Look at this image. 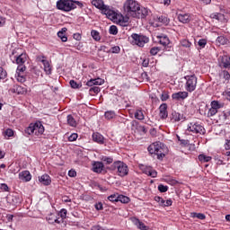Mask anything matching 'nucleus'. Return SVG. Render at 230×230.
I'll return each instance as SVG.
<instances>
[{
    "label": "nucleus",
    "instance_id": "obj_1",
    "mask_svg": "<svg viewBox=\"0 0 230 230\" xmlns=\"http://www.w3.org/2000/svg\"><path fill=\"white\" fill-rule=\"evenodd\" d=\"M124 11L136 19H145L148 15V9L135 0H127L124 3Z\"/></svg>",
    "mask_w": 230,
    "mask_h": 230
},
{
    "label": "nucleus",
    "instance_id": "obj_2",
    "mask_svg": "<svg viewBox=\"0 0 230 230\" xmlns=\"http://www.w3.org/2000/svg\"><path fill=\"white\" fill-rule=\"evenodd\" d=\"M76 6L84 8V4L74 0H58L56 4L57 9L61 10V12H72V10L76 9Z\"/></svg>",
    "mask_w": 230,
    "mask_h": 230
},
{
    "label": "nucleus",
    "instance_id": "obj_3",
    "mask_svg": "<svg viewBox=\"0 0 230 230\" xmlns=\"http://www.w3.org/2000/svg\"><path fill=\"white\" fill-rule=\"evenodd\" d=\"M147 150L149 154L157 155V159H163L164 155H166V152L168 149L166 148V146L161 142H155L151 144Z\"/></svg>",
    "mask_w": 230,
    "mask_h": 230
},
{
    "label": "nucleus",
    "instance_id": "obj_4",
    "mask_svg": "<svg viewBox=\"0 0 230 230\" xmlns=\"http://www.w3.org/2000/svg\"><path fill=\"white\" fill-rule=\"evenodd\" d=\"M92 4L101 10L102 13L106 15L108 19H114L116 17V13L109 5H105L103 0H93Z\"/></svg>",
    "mask_w": 230,
    "mask_h": 230
},
{
    "label": "nucleus",
    "instance_id": "obj_5",
    "mask_svg": "<svg viewBox=\"0 0 230 230\" xmlns=\"http://www.w3.org/2000/svg\"><path fill=\"white\" fill-rule=\"evenodd\" d=\"M111 170H117V175L119 177H127L128 175V166L121 161L114 162L111 166Z\"/></svg>",
    "mask_w": 230,
    "mask_h": 230
},
{
    "label": "nucleus",
    "instance_id": "obj_6",
    "mask_svg": "<svg viewBox=\"0 0 230 230\" xmlns=\"http://www.w3.org/2000/svg\"><path fill=\"white\" fill-rule=\"evenodd\" d=\"M25 134H27V136H31V134H35V136H42V134H44V126L40 122L31 123L25 129Z\"/></svg>",
    "mask_w": 230,
    "mask_h": 230
},
{
    "label": "nucleus",
    "instance_id": "obj_7",
    "mask_svg": "<svg viewBox=\"0 0 230 230\" xmlns=\"http://www.w3.org/2000/svg\"><path fill=\"white\" fill-rule=\"evenodd\" d=\"M184 79L186 80L185 89L188 93H193L197 89V76L195 75H185Z\"/></svg>",
    "mask_w": 230,
    "mask_h": 230
},
{
    "label": "nucleus",
    "instance_id": "obj_8",
    "mask_svg": "<svg viewBox=\"0 0 230 230\" xmlns=\"http://www.w3.org/2000/svg\"><path fill=\"white\" fill-rule=\"evenodd\" d=\"M187 132H191L192 134H200L204 136L206 134V128L200 125L199 122H190L187 126Z\"/></svg>",
    "mask_w": 230,
    "mask_h": 230
},
{
    "label": "nucleus",
    "instance_id": "obj_9",
    "mask_svg": "<svg viewBox=\"0 0 230 230\" xmlns=\"http://www.w3.org/2000/svg\"><path fill=\"white\" fill-rule=\"evenodd\" d=\"M131 39L133 40L132 43L136 44L139 48H143V46H145L146 44H148V42L150 40L148 39V37H146L145 35H139L137 33H133L131 35Z\"/></svg>",
    "mask_w": 230,
    "mask_h": 230
},
{
    "label": "nucleus",
    "instance_id": "obj_10",
    "mask_svg": "<svg viewBox=\"0 0 230 230\" xmlns=\"http://www.w3.org/2000/svg\"><path fill=\"white\" fill-rule=\"evenodd\" d=\"M38 60L43 64L45 73L51 75V64H49V61L46 60L44 56L39 57Z\"/></svg>",
    "mask_w": 230,
    "mask_h": 230
},
{
    "label": "nucleus",
    "instance_id": "obj_11",
    "mask_svg": "<svg viewBox=\"0 0 230 230\" xmlns=\"http://www.w3.org/2000/svg\"><path fill=\"white\" fill-rule=\"evenodd\" d=\"M172 123H178L179 121H184V115L177 111H172L170 116Z\"/></svg>",
    "mask_w": 230,
    "mask_h": 230
},
{
    "label": "nucleus",
    "instance_id": "obj_12",
    "mask_svg": "<svg viewBox=\"0 0 230 230\" xmlns=\"http://www.w3.org/2000/svg\"><path fill=\"white\" fill-rule=\"evenodd\" d=\"M159 117L161 119H166V118H168V104L163 103L160 105Z\"/></svg>",
    "mask_w": 230,
    "mask_h": 230
},
{
    "label": "nucleus",
    "instance_id": "obj_13",
    "mask_svg": "<svg viewBox=\"0 0 230 230\" xmlns=\"http://www.w3.org/2000/svg\"><path fill=\"white\" fill-rule=\"evenodd\" d=\"M143 173L148 175L149 177H157V172L154 170L151 166H145L141 167Z\"/></svg>",
    "mask_w": 230,
    "mask_h": 230
},
{
    "label": "nucleus",
    "instance_id": "obj_14",
    "mask_svg": "<svg viewBox=\"0 0 230 230\" xmlns=\"http://www.w3.org/2000/svg\"><path fill=\"white\" fill-rule=\"evenodd\" d=\"M178 21L182 24H188L191 22V14L190 13H179Z\"/></svg>",
    "mask_w": 230,
    "mask_h": 230
},
{
    "label": "nucleus",
    "instance_id": "obj_15",
    "mask_svg": "<svg viewBox=\"0 0 230 230\" xmlns=\"http://www.w3.org/2000/svg\"><path fill=\"white\" fill-rule=\"evenodd\" d=\"M188 92H178L172 94V100H176L177 102L181 100H186L188 98Z\"/></svg>",
    "mask_w": 230,
    "mask_h": 230
},
{
    "label": "nucleus",
    "instance_id": "obj_16",
    "mask_svg": "<svg viewBox=\"0 0 230 230\" xmlns=\"http://www.w3.org/2000/svg\"><path fill=\"white\" fill-rule=\"evenodd\" d=\"M92 137L94 143H98V145H105V137H102V135L100 134L99 132L93 133Z\"/></svg>",
    "mask_w": 230,
    "mask_h": 230
},
{
    "label": "nucleus",
    "instance_id": "obj_17",
    "mask_svg": "<svg viewBox=\"0 0 230 230\" xmlns=\"http://www.w3.org/2000/svg\"><path fill=\"white\" fill-rule=\"evenodd\" d=\"M19 179L23 182H30L31 181V173L29 171H22L19 173Z\"/></svg>",
    "mask_w": 230,
    "mask_h": 230
},
{
    "label": "nucleus",
    "instance_id": "obj_18",
    "mask_svg": "<svg viewBox=\"0 0 230 230\" xmlns=\"http://www.w3.org/2000/svg\"><path fill=\"white\" fill-rule=\"evenodd\" d=\"M47 222L49 224H60V217L57 214L50 213L46 217Z\"/></svg>",
    "mask_w": 230,
    "mask_h": 230
},
{
    "label": "nucleus",
    "instance_id": "obj_19",
    "mask_svg": "<svg viewBox=\"0 0 230 230\" xmlns=\"http://www.w3.org/2000/svg\"><path fill=\"white\" fill-rule=\"evenodd\" d=\"M132 223L134 224V226H137V229H140V230H148L149 227L146 226L145 225V223L141 222V220H139L138 218L137 217H133L131 219Z\"/></svg>",
    "mask_w": 230,
    "mask_h": 230
},
{
    "label": "nucleus",
    "instance_id": "obj_20",
    "mask_svg": "<svg viewBox=\"0 0 230 230\" xmlns=\"http://www.w3.org/2000/svg\"><path fill=\"white\" fill-rule=\"evenodd\" d=\"M7 201L9 204H12L13 206H17V204H21V198H19V195H9L7 197Z\"/></svg>",
    "mask_w": 230,
    "mask_h": 230
},
{
    "label": "nucleus",
    "instance_id": "obj_21",
    "mask_svg": "<svg viewBox=\"0 0 230 230\" xmlns=\"http://www.w3.org/2000/svg\"><path fill=\"white\" fill-rule=\"evenodd\" d=\"M156 39L159 44H161L162 46H168V44H170V39H168V36L164 34L157 35Z\"/></svg>",
    "mask_w": 230,
    "mask_h": 230
},
{
    "label": "nucleus",
    "instance_id": "obj_22",
    "mask_svg": "<svg viewBox=\"0 0 230 230\" xmlns=\"http://www.w3.org/2000/svg\"><path fill=\"white\" fill-rule=\"evenodd\" d=\"M103 168H105V166L102 162H94L93 164V171L95 173H102V172H103Z\"/></svg>",
    "mask_w": 230,
    "mask_h": 230
},
{
    "label": "nucleus",
    "instance_id": "obj_23",
    "mask_svg": "<svg viewBox=\"0 0 230 230\" xmlns=\"http://www.w3.org/2000/svg\"><path fill=\"white\" fill-rule=\"evenodd\" d=\"M39 181L44 186H49L51 184V177L48 174H43L39 177Z\"/></svg>",
    "mask_w": 230,
    "mask_h": 230
},
{
    "label": "nucleus",
    "instance_id": "obj_24",
    "mask_svg": "<svg viewBox=\"0 0 230 230\" xmlns=\"http://www.w3.org/2000/svg\"><path fill=\"white\" fill-rule=\"evenodd\" d=\"M10 92L16 94H24V93H26V89L22 88L21 85L15 84L10 89Z\"/></svg>",
    "mask_w": 230,
    "mask_h": 230
},
{
    "label": "nucleus",
    "instance_id": "obj_25",
    "mask_svg": "<svg viewBox=\"0 0 230 230\" xmlns=\"http://www.w3.org/2000/svg\"><path fill=\"white\" fill-rule=\"evenodd\" d=\"M221 64L225 69H230V57L227 55H224L221 58Z\"/></svg>",
    "mask_w": 230,
    "mask_h": 230
},
{
    "label": "nucleus",
    "instance_id": "obj_26",
    "mask_svg": "<svg viewBox=\"0 0 230 230\" xmlns=\"http://www.w3.org/2000/svg\"><path fill=\"white\" fill-rule=\"evenodd\" d=\"M132 127H135V128L137 130V132H143L144 134H146V128L145 126H142L141 124H139V122L133 120Z\"/></svg>",
    "mask_w": 230,
    "mask_h": 230
},
{
    "label": "nucleus",
    "instance_id": "obj_27",
    "mask_svg": "<svg viewBox=\"0 0 230 230\" xmlns=\"http://www.w3.org/2000/svg\"><path fill=\"white\" fill-rule=\"evenodd\" d=\"M66 31H67V29L63 28L58 32V37L61 39L62 42H67V36H66Z\"/></svg>",
    "mask_w": 230,
    "mask_h": 230
},
{
    "label": "nucleus",
    "instance_id": "obj_28",
    "mask_svg": "<svg viewBox=\"0 0 230 230\" xmlns=\"http://www.w3.org/2000/svg\"><path fill=\"white\" fill-rule=\"evenodd\" d=\"M26 63V54H21L19 57L16 58V64L18 66H24Z\"/></svg>",
    "mask_w": 230,
    "mask_h": 230
},
{
    "label": "nucleus",
    "instance_id": "obj_29",
    "mask_svg": "<svg viewBox=\"0 0 230 230\" xmlns=\"http://www.w3.org/2000/svg\"><path fill=\"white\" fill-rule=\"evenodd\" d=\"M213 157L201 154L198 156L199 163H209Z\"/></svg>",
    "mask_w": 230,
    "mask_h": 230
},
{
    "label": "nucleus",
    "instance_id": "obj_30",
    "mask_svg": "<svg viewBox=\"0 0 230 230\" xmlns=\"http://www.w3.org/2000/svg\"><path fill=\"white\" fill-rule=\"evenodd\" d=\"M135 118L136 119H138L140 121H143V119H145V113H143L142 109H138L135 111Z\"/></svg>",
    "mask_w": 230,
    "mask_h": 230
},
{
    "label": "nucleus",
    "instance_id": "obj_31",
    "mask_svg": "<svg viewBox=\"0 0 230 230\" xmlns=\"http://www.w3.org/2000/svg\"><path fill=\"white\" fill-rule=\"evenodd\" d=\"M91 35L93 40H95L96 42H100V40H102V37L100 36V32L98 31L92 30Z\"/></svg>",
    "mask_w": 230,
    "mask_h": 230
},
{
    "label": "nucleus",
    "instance_id": "obj_32",
    "mask_svg": "<svg viewBox=\"0 0 230 230\" xmlns=\"http://www.w3.org/2000/svg\"><path fill=\"white\" fill-rule=\"evenodd\" d=\"M67 119V123L70 127H76L77 123L76 120L75 119V118L73 117V115H68L66 117Z\"/></svg>",
    "mask_w": 230,
    "mask_h": 230
},
{
    "label": "nucleus",
    "instance_id": "obj_33",
    "mask_svg": "<svg viewBox=\"0 0 230 230\" xmlns=\"http://www.w3.org/2000/svg\"><path fill=\"white\" fill-rule=\"evenodd\" d=\"M190 217L192 218H199V220H205L206 219V215H204L202 213L193 212V213L190 214Z\"/></svg>",
    "mask_w": 230,
    "mask_h": 230
},
{
    "label": "nucleus",
    "instance_id": "obj_34",
    "mask_svg": "<svg viewBox=\"0 0 230 230\" xmlns=\"http://www.w3.org/2000/svg\"><path fill=\"white\" fill-rule=\"evenodd\" d=\"M69 84H70V87H72V89H81V87H82V83H77L75 80H70Z\"/></svg>",
    "mask_w": 230,
    "mask_h": 230
},
{
    "label": "nucleus",
    "instance_id": "obj_35",
    "mask_svg": "<svg viewBox=\"0 0 230 230\" xmlns=\"http://www.w3.org/2000/svg\"><path fill=\"white\" fill-rule=\"evenodd\" d=\"M101 89L98 86H93L92 88H90L89 90V95L90 96H95V94H98V93H100Z\"/></svg>",
    "mask_w": 230,
    "mask_h": 230
},
{
    "label": "nucleus",
    "instance_id": "obj_36",
    "mask_svg": "<svg viewBox=\"0 0 230 230\" xmlns=\"http://www.w3.org/2000/svg\"><path fill=\"white\" fill-rule=\"evenodd\" d=\"M119 202H121L122 204H128V202H130V198L119 194Z\"/></svg>",
    "mask_w": 230,
    "mask_h": 230
},
{
    "label": "nucleus",
    "instance_id": "obj_37",
    "mask_svg": "<svg viewBox=\"0 0 230 230\" xmlns=\"http://www.w3.org/2000/svg\"><path fill=\"white\" fill-rule=\"evenodd\" d=\"M210 107H212L216 111H218L219 109H222V104H220L218 101H212L210 103Z\"/></svg>",
    "mask_w": 230,
    "mask_h": 230
},
{
    "label": "nucleus",
    "instance_id": "obj_38",
    "mask_svg": "<svg viewBox=\"0 0 230 230\" xmlns=\"http://www.w3.org/2000/svg\"><path fill=\"white\" fill-rule=\"evenodd\" d=\"M16 80H17V82H20L21 84H24V82H26V75H24V74H17L16 73Z\"/></svg>",
    "mask_w": 230,
    "mask_h": 230
},
{
    "label": "nucleus",
    "instance_id": "obj_39",
    "mask_svg": "<svg viewBox=\"0 0 230 230\" xmlns=\"http://www.w3.org/2000/svg\"><path fill=\"white\" fill-rule=\"evenodd\" d=\"M104 116L106 119H113V118H116V113L112 111H106Z\"/></svg>",
    "mask_w": 230,
    "mask_h": 230
},
{
    "label": "nucleus",
    "instance_id": "obj_40",
    "mask_svg": "<svg viewBox=\"0 0 230 230\" xmlns=\"http://www.w3.org/2000/svg\"><path fill=\"white\" fill-rule=\"evenodd\" d=\"M158 22H161V24H168L170 22V20H168V17L162 15L157 18Z\"/></svg>",
    "mask_w": 230,
    "mask_h": 230
},
{
    "label": "nucleus",
    "instance_id": "obj_41",
    "mask_svg": "<svg viewBox=\"0 0 230 230\" xmlns=\"http://www.w3.org/2000/svg\"><path fill=\"white\" fill-rule=\"evenodd\" d=\"M217 44H221L222 46L227 44V39L224 36H218L217 39Z\"/></svg>",
    "mask_w": 230,
    "mask_h": 230
},
{
    "label": "nucleus",
    "instance_id": "obj_42",
    "mask_svg": "<svg viewBox=\"0 0 230 230\" xmlns=\"http://www.w3.org/2000/svg\"><path fill=\"white\" fill-rule=\"evenodd\" d=\"M217 112H218L217 110H215V108L210 107V109L207 113V116L208 118H213V116H216Z\"/></svg>",
    "mask_w": 230,
    "mask_h": 230
},
{
    "label": "nucleus",
    "instance_id": "obj_43",
    "mask_svg": "<svg viewBox=\"0 0 230 230\" xmlns=\"http://www.w3.org/2000/svg\"><path fill=\"white\" fill-rule=\"evenodd\" d=\"M119 194H111V196L108 197V200H110V202H119Z\"/></svg>",
    "mask_w": 230,
    "mask_h": 230
},
{
    "label": "nucleus",
    "instance_id": "obj_44",
    "mask_svg": "<svg viewBox=\"0 0 230 230\" xmlns=\"http://www.w3.org/2000/svg\"><path fill=\"white\" fill-rule=\"evenodd\" d=\"M24 71H26V66H24V65H18V67L16 69V74L24 75Z\"/></svg>",
    "mask_w": 230,
    "mask_h": 230
},
{
    "label": "nucleus",
    "instance_id": "obj_45",
    "mask_svg": "<svg viewBox=\"0 0 230 230\" xmlns=\"http://www.w3.org/2000/svg\"><path fill=\"white\" fill-rule=\"evenodd\" d=\"M6 76H8V73H6V70H4V68L0 66V80H4Z\"/></svg>",
    "mask_w": 230,
    "mask_h": 230
},
{
    "label": "nucleus",
    "instance_id": "obj_46",
    "mask_svg": "<svg viewBox=\"0 0 230 230\" xmlns=\"http://www.w3.org/2000/svg\"><path fill=\"white\" fill-rule=\"evenodd\" d=\"M110 35H118V27L116 25H111L110 27Z\"/></svg>",
    "mask_w": 230,
    "mask_h": 230
},
{
    "label": "nucleus",
    "instance_id": "obj_47",
    "mask_svg": "<svg viewBox=\"0 0 230 230\" xmlns=\"http://www.w3.org/2000/svg\"><path fill=\"white\" fill-rule=\"evenodd\" d=\"M161 51V48L159 47H153L151 49H150V55H152L153 57H155V55H157V53Z\"/></svg>",
    "mask_w": 230,
    "mask_h": 230
},
{
    "label": "nucleus",
    "instance_id": "obj_48",
    "mask_svg": "<svg viewBox=\"0 0 230 230\" xmlns=\"http://www.w3.org/2000/svg\"><path fill=\"white\" fill-rule=\"evenodd\" d=\"M181 46H182V48H191V42L188 40H182L181 41Z\"/></svg>",
    "mask_w": 230,
    "mask_h": 230
},
{
    "label": "nucleus",
    "instance_id": "obj_49",
    "mask_svg": "<svg viewBox=\"0 0 230 230\" xmlns=\"http://www.w3.org/2000/svg\"><path fill=\"white\" fill-rule=\"evenodd\" d=\"M155 202H158L159 206H161L162 208H164V200L163 198L159 197V196H155Z\"/></svg>",
    "mask_w": 230,
    "mask_h": 230
},
{
    "label": "nucleus",
    "instance_id": "obj_50",
    "mask_svg": "<svg viewBox=\"0 0 230 230\" xmlns=\"http://www.w3.org/2000/svg\"><path fill=\"white\" fill-rule=\"evenodd\" d=\"M102 161H103V163H106V164H112L113 159L109 156H102Z\"/></svg>",
    "mask_w": 230,
    "mask_h": 230
},
{
    "label": "nucleus",
    "instance_id": "obj_51",
    "mask_svg": "<svg viewBox=\"0 0 230 230\" xmlns=\"http://www.w3.org/2000/svg\"><path fill=\"white\" fill-rule=\"evenodd\" d=\"M158 191H160V193H166V191H168V186H164L163 184H160L158 186Z\"/></svg>",
    "mask_w": 230,
    "mask_h": 230
},
{
    "label": "nucleus",
    "instance_id": "obj_52",
    "mask_svg": "<svg viewBox=\"0 0 230 230\" xmlns=\"http://www.w3.org/2000/svg\"><path fill=\"white\" fill-rule=\"evenodd\" d=\"M160 98L162 102H166V100H169L170 95L168 94V92H163Z\"/></svg>",
    "mask_w": 230,
    "mask_h": 230
},
{
    "label": "nucleus",
    "instance_id": "obj_53",
    "mask_svg": "<svg viewBox=\"0 0 230 230\" xmlns=\"http://www.w3.org/2000/svg\"><path fill=\"white\" fill-rule=\"evenodd\" d=\"M104 81L102 78L93 79V85H103Z\"/></svg>",
    "mask_w": 230,
    "mask_h": 230
},
{
    "label": "nucleus",
    "instance_id": "obj_54",
    "mask_svg": "<svg viewBox=\"0 0 230 230\" xmlns=\"http://www.w3.org/2000/svg\"><path fill=\"white\" fill-rule=\"evenodd\" d=\"M206 44H208V40L206 39H201L198 41V45L200 48H206Z\"/></svg>",
    "mask_w": 230,
    "mask_h": 230
},
{
    "label": "nucleus",
    "instance_id": "obj_55",
    "mask_svg": "<svg viewBox=\"0 0 230 230\" xmlns=\"http://www.w3.org/2000/svg\"><path fill=\"white\" fill-rule=\"evenodd\" d=\"M59 215H60L62 220H64V218H66V217H67V209L62 208L59 212Z\"/></svg>",
    "mask_w": 230,
    "mask_h": 230
},
{
    "label": "nucleus",
    "instance_id": "obj_56",
    "mask_svg": "<svg viewBox=\"0 0 230 230\" xmlns=\"http://www.w3.org/2000/svg\"><path fill=\"white\" fill-rule=\"evenodd\" d=\"M177 139L181 146H188V140L181 139V137L177 136Z\"/></svg>",
    "mask_w": 230,
    "mask_h": 230
},
{
    "label": "nucleus",
    "instance_id": "obj_57",
    "mask_svg": "<svg viewBox=\"0 0 230 230\" xmlns=\"http://www.w3.org/2000/svg\"><path fill=\"white\" fill-rule=\"evenodd\" d=\"M76 139H78V134L76 133H73L68 137V141H76Z\"/></svg>",
    "mask_w": 230,
    "mask_h": 230
},
{
    "label": "nucleus",
    "instance_id": "obj_58",
    "mask_svg": "<svg viewBox=\"0 0 230 230\" xmlns=\"http://www.w3.org/2000/svg\"><path fill=\"white\" fill-rule=\"evenodd\" d=\"M119 22L120 24V26H127V22H128V18H122L119 20Z\"/></svg>",
    "mask_w": 230,
    "mask_h": 230
},
{
    "label": "nucleus",
    "instance_id": "obj_59",
    "mask_svg": "<svg viewBox=\"0 0 230 230\" xmlns=\"http://www.w3.org/2000/svg\"><path fill=\"white\" fill-rule=\"evenodd\" d=\"M94 208L97 211H102V209H103V204L102 202H98L94 205Z\"/></svg>",
    "mask_w": 230,
    "mask_h": 230
},
{
    "label": "nucleus",
    "instance_id": "obj_60",
    "mask_svg": "<svg viewBox=\"0 0 230 230\" xmlns=\"http://www.w3.org/2000/svg\"><path fill=\"white\" fill-rule=\"evenodd\" d=\"M4 134L5 136H7V137H12L13 136V130L11 128H8L5 130Z\"/></svg>",
    "mask_w": 230,
    "mask_h": 230
},
{
    "label": "nucleus",
    "instance_id": "obj_61",
    "mask_svg": "<svg viewBox=\"0 0 230 230\" xmlns=\"http://www.w3.org/2000/svg\"><path fill=\"white\" fill-rule=\"evenodd\" d=\"M119 51H121V49H119V46H115L111 49V53H119Z\"/></svg>",
    "mask_w": 230,
    "mask_h": 230
},
{
    "label": "nucleus",
    "instance_id": "obj_62",
    "mask_svg": "<svg viewBox=\"0 0 230 230\" xmlns=\"http://www.w3.org/2000/svg\"><path fill=\"white\" fill-rule=\"evenodd\" d=\"M150 64V59L148 58H144L142 62L143 67H148V65Z\"/></svg>",
    "mask_w": 230,
    "mask_h": 230
},
{
    "label": "nucleus",
    "instance_id": "obj_63",
    "mask_svg": "<svg viewBox=\"0 0 230 230\" xmlns=\"http://www.w3.org/2000/svg\"><path fill=\"white\" fill-rule=\"evenodd\" d=\"M223 77H224L226 80H229V79H230V74H229V72H227V71H223Z\"/></svg>",
    "mask_w": 230,
    "mask_h": 230
},
{
    "label": "nucleus",
    "instance_id": "obj_64",
    "mask_svg": "<svg viewBox=\"0 0 230 230\" xmlns=\"http://www.w3.org/2000/svg\"><path fill=\"white\" fill-rule=\"evenodd\" d=\"M68 176H69V177H76V171H75V170H70V171L68 172Z\"/></svg>",
    "mask_w": 230,
    "mask_h": 230
}]
</instances>
